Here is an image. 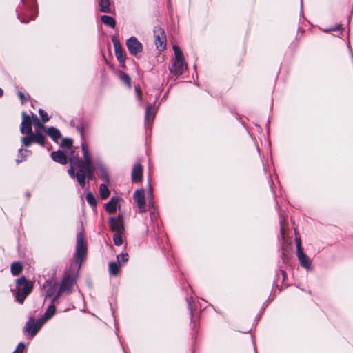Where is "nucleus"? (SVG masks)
<instances>
[{"label":"nucleus","mask_w":353,"mask_h":353,"mask_svg":"<svg viewBox=\"0 0 353 353\" xmlns=\"http://www.w3.org/2000/svg\"><path fill=\"white\" fill-rule=\"evenodd\" d=\"M295 241L296 243V253H299V252H303L301 239L299 237H296Z\"/></svg>","instance_id":"obj_36"},{"label":"nucleus","mask_w":353,"mask_h":353,"mask_svg":"<svg viewBox=\"0 0 353 353\" xmlns=\"http://www.w3.org/2000/svg\"><path fill=\"white\" fill-rule=\"evenodd\" d=\"M21 133L28 134H32V120L31 118L25 112L22 114V122L21 125Z\"/></svg>","instance_id":"obj_11"},{"label":"nucleus","mask_w":353,"mask_h":353,"mask_svg":"<svg viewBox=\"0 0 353 353\" xmlns=\"http://www.w3.org/2000/svg\"><path fill=\"white\" fill-rule=\"evenodd\" d=\"M21 141L24 146H30L31 143L34 142L32 134H29L28 137H23Z\"/></svg>","instance_id":"obj_28"},{"label":"nucleus","mask_w":353,"mask_h":353,"mask_svg":"<svg viewBox=\"0 0 353 353\" xmlns=\"http://www.w3.org/2000/svg\"><path fill=\"white\" fill-rule=\"evenodd\" d=\"M134 202L139 208V212L142 213L146 211V203L145 198V191L143 189L137 190L133 196Z\"/></svg>","instance_id":"obj_8"},{"label":"nucleus","mask_w":353,"mask_h":353,"mask_svg":"<svg viewBox=\"0 0 353 353\" xmlns=\"http://www.w3.org/2000/svg\"><path fill=\"white\" fill-rule=\"evenodd\" d=\"M120 199L119 197H112L110 201L105 205V210L108 212L114 213L119 208Z\"/></svg>","instance_id":"obj_14"},{"label":"nucleus","mask_w":353,"mask_h":353,"mask_svg":"<svg viewBox=\"0 0 353 353\" xmlns=\"http://www.w3.org/2000/svg\"><path fill=\"white\" fill-rule=\"evenodd\" d=\"M99 194L102 199H105L109 197L110 192L108 186L105 184H101L99 187Z\"/></svg>","instance_id":"obj_22"},{"label":"nucleus","mask_w":353,"mask_h":353,"mask_svg":"<svg viewBox=\"0 0 353 353\" xmlns=\"http://www.w3.org/2000/svg\"><path fill=\"white\" fill-rule=\"evenodd\" d=\"M51 157L54 161L59 163L62 165H65L67 163V157L62 151L59 150L57 152H53L51 154Z\"/></svg>","instance_id":"obj_17"},{"label":"nucleus","mask_w":353,"mask_h":353,"mask_svg":"<svg viewBox=\"0 0 353 353\" xmlns=\"http://www.w3.org/2000/svg\"><path fill=\"white\" fill-rule=\"evenodd\" d=\"M72 145V141L70 139H63L61 141V146L70 148Z\"/></svg>","instance_id":"obj_35"},{"label":"nucleus","mask_w":353,"mask_h":353,"mask_svg":"<svg viewBox=\"0 0 353 353\" xmlns=\"http://www.w3.org/2000/svg\"><path fill=\"white\" fill-rule=\"evenodd\" d=\"M117 261L120 262H127L128 261V254L127 253H121L117 256Z\"/></svg>","instance_id":"obj_31"},{"label":"nucleus","mask_w":353,"mask_h":353,"mask_svg":"<svg viewBox=\"0 0 353 353\" xmlns=\"http://www.w3.org/2000/svg\"><path fill=\"white\" fill-rule=\"evenodd\" d=\"M31 120H32V124H33L35 126L36 132H37V130H39V132H41V130L45 129V127L43 126V124H41L40 123L37 117L35 114H32Z\"/></svg>","instance_id":"obj_21"},{"label":"nucleus","mask_w":353,"mask_h":353,"mask_svg":"<svg viewBox=\"0 0 353 353\" xmlns=\"http://www.w3.org/2000/svg\"><path fill=\"white\" fill-rule=\"evenodd\" d=\"M81 148L83 159L72 153L69 157L70 168L68 172L71 178L74 179L76 177L79 185L83 188L86 177L89 180L93 179L95 168L92 163L88 146L85 142L81 143Z\"/></svg>","instance_id":"obj_1"},{"label":"nucleus","mask_w":353,"mask_h":353,"mask_svg":"<svg viewBox=\"0 0 353 353\" xmlns=\"http://www.w3.org/2000/svg\"><path fill=\"white\" fill-rule=\"evenodd\" d=\"M284 230H285V228H284V223H283V221H281V233L283 236H284Z\"/></svg>","instance_id":"obj_38"},{"label":"nucleus","mask_w":353,"mask_h":353,"mask_svg":"<svg viewBox=\"0 0 353 353\" xmlns=\"http://www.w3.org/2000/svg\"><path fill=\"white\" fill-rule=\"evenodd\" d=\"M122 232L114 233L113 241L116 245L119 246L123 243Z\"/></svg>","instance_id":"obj_27"},{"label":"nucleus","mask_w":353,"mask_h":353,"mask_svg":"<svg viewBox=\"0 0 353 353\" xmlns=\"http://www.w3.org/2000/svg\"><path fill=\"white\" fill-rule=\"evenodd\" d=\"M172 48L174 52V58L172 60L169 70L174 75H180L187 69V65L184 61L183 52L179 46L174 45Z\"/></svg>","instance_id":"obj_3"},{"label":"nucleus","mask_w":353,"mask_h":353,"mask_svg":"<svg viewBox=\"0 0 353 353\" xmlns=\"http://www.w3.org/2000/svg\"><path fill=\"white\" fill-rule=\"evenodd\" d=\"M119 78L126 85H128L129 87H130V78L128 74H126L123 72H121V73H119Z\"/></svg>","instance_id":"obj_30"},{"label":"nucleus","mask_w":353,"mask_h":353,"mask_svg":"<svg viewBox=\"0 0 353 353\" xmlns=\"http://www.w3.org/2000/svg\"><path fill=\"white\" fill-rule=\"evenodd\" d=\"M18 96L20 98V99L21 100L22 103H23V102L27 101V99H26L24 94L22 92H18Z\"/></svg>","instance_id":"obj_37"},{"label":"nucleus","mask_w":353,"mask_h":353,"mask_svg":"<svg viewBox=\"0 0 353 353\" xmlns=\"http://www.w3.org/2000/svg\"><path fill=\"white\" fill-rule=\"evenodd\" d=\"M39 114L43 122H46L49 120L48 114L42 109L39 110Z\"/></svg>","instance_id":"obj_33"},{"label":"nucleus","mask_w":353,"mask_h":353,"mask_svg":"<svg viewBox=\"0 0 353 353\" xmlns=\"http://www.w3.org/2000/svg\"><path fill=\"white\" fill-rule=\"evenodd\" d=\"M86 200L88 201V203L92 207H95L96 205H97V201H96V199L95 197L94 196V195L90 193V192H88L87 194H86Z\"/></svg>","instance_id":"obj_29"},{"label":"nucleus","mask_w":353,"mask_h":353,"mask_svg":"<svg viewBox=\"0 0 353 353\" xmlns=\"http://www.w3.org/2000/svg\"><path fill=\"white\" fill-rule=\"evenodd\" d=\"M87 246L84 240V235L79 232L77 235V245L75 252V263L80 268L81 264L86 256Z\"/></svg>","instance_id":"obj_5"},{"label":"nucleus","mask_w":353,"mask_h":353,"mask_svg":"<svg viewBox=\"0 0 353 353\" xmlns=\"http://www.w3.org/2000/svg\"><path fill=\"white\" fill-rule=\"evenodd\" d=\"M155 38V43L157 48L161 51L166 48V37L164 30L159 27L155 28L154 30Z\"/></svg>","instance_id":"obj_6"},{"label":"nucleus","mask_w":353,"mask_h":353,"mask_svg":"<svg viewBox=\"0 0 353 353\" xmlns=\"http://www.w3.org/2000/svg\"><path fill=\"white\" fill-rule=\"evenodd\" d=\"M101 177L106 181H108V174L105 168L103 166H100Z\"/></svg>","instance_id":"obj_32"},{"label":"nucleus","mask_w":353,"mask_h":353,"mask_svg":"<svg viewBox=\"0 0 353 353\" xmlns=\"http://www.w3.org/2000/svg\"><path fill=\"white\" fill-rule=\"evenodd\" d=\"M109 272L112 275H117L119 272V265L116 262L109 263Z\"/></svg>","instance_id":"obj_26"},{"label":"nucleus","mask_w":353,"mask_h":353,"mask_svg":"<svg viewBox=\"0 0 353 353\" xmlns=\"http://www.w3.org/2000/svg\"><path fill=\"white\" fill-rule=\"evenodd\" d=\"M76 279L75 274H65L63 276L61 283L59 288L58 291L55 294V291L57 289V285L54 284L52 287H51V284L48 282L45 285V288L50 287L49 289L47 290L46 294L48 296H54V299L58 298L61 294L63 293H69L71 291L72 286L74 284Z\"/></svg>","instance_id":"obj_2"},{"label":"nucleus","mask_w":353,"mask_h":353,"mask_svg":"<svg viewBox=\"0 0 353 353\" xmlns=\"http://www.w3.org/2000/svg\"><path fill=\"white\" fill-rule=\"evenodd\" d=\"M56 312V308L54 305H50L48 307L46 312L44 315L41 317L43 319H45V321L50 319L51 317L54 316Z\"/></svg>","instance_id":"obj_23"},{"label":"nucleus","mask_w":353,"mask_h":353,"mask_svg":"<svg viewBox=\"0 0 353 353\" xmlns=\"http://www.w3.org/2000/svg\"><path fill=\"white\" fill-rule=\"evenodd\" d=\"M99 6L101 12L104 13L111 12L110 0H99Z\"/></svg>","instance_id":"obj_19"},{"label":"nucleus","mask_w":353,"mask_h":353,"mask_svg":"<svg viewBox=\"0 0 353 353\" xmlns=\"http://www.w3.org/2000/svg\"><path fill=\"white\" fill-rule=\"evenodd\" d=\"M136 91L137 92V95L139 96V89L138 88H136Z\"/></svg>","instance_id":"obj_41"},{"label":"nucleus","mask_w":353,"mask_h":353,"mask_svg":"<svg viewBox=\"0 0 353 353\" xmlns=\"http://www.w3.org/2000/svg\"><path fill=\"white\" fill-rule=\"evenodd\" d=\"M143 176V168L140 163H136L132 170V180L133 182L139 181Z\"/></svg>","instance_id":"obj_15"},{"label":"nucleus","mask_w":353,"mask_h":353,"mask_svg":"<svg viewBox=\"0 0 353 353\" xmlns=\"http://www.w3.org/2000/svg\"><path fill=\"white\" fill-rule=\"evenodd\" d=\"M301 266L307 270H312V260L310 257L304 253V252H299L296 253Z\"/></svg>","instance_id":"obj_13"},{"label":"nucleus","mask_w":353,"mask_h":353,"mask_svg":"<svg viewBox=\"0 0 353 353\" xmlns=\"http://www.w3.org/2000/svg\"><path fill=\"white\" fill-rule=\"evenodd\" d=\"M148 199H150V198H151V197H152V190H149V192H148Z\"/></svg>","instance_id":"obj_39"},{"label":"nucleus","mask_w":353,"mask_h":353,"mask_svg":"<svg viewBox=\"0 0 353 353\" xmlns=\"http://www.w3.org/2000/svg\"><path fill=\"white\" fill-rule=\"evenodd\" d=\"M45 322V319H43L42 318L37 321L30 319L26 325V330L28 332H30L31 336H34Z\"/></svg>","instance_id":"obj_9"},{"label":"nucleus","mask_w":353,"mask_h":353,"mask_svg":"<svg viewBox=\"0 0 353 353\" xmlns=\"http://www.w3.org/2000/svg\"><path fill=\"white\" fill-rule=\"evenodd\" d=\"M156 109L154 105H150L147 107L145 111V123L149 125L155 117Z\"/></svg>","instance_id":"obj_16"},{"label":"nucleus","mask_w":353,"mask_h":353,"mask_svg":"<svg viewBox=\"0 0 353 353\" xmlns=\"http://www.w3.org/2000/svg\"><path fill=\"white\" fill-rule=\"evenodd\" d=\"M21 21L23 23H28L29 21V20H25V19H21Z\"/></svg>","instance_id":"obj_40"},{"label":"nucleus","mask_w":353,"mask_h":353,"mask_svg":"<svg viewBox=\"0 0 353 353\" xmlns=\"http://www.w3.org/2000/svg\"><path fill=\"white\" fill-rule=\"evenodd\" d=\"M101 21L106 26L114 28L115 27L116 21L113 17L108 15H103L101 17Z\"/></svg>","instance_id":"obj_20"},{"label":"nucleus","mask_w":353,"mask_h":353,"mask_svg":"<svg viewBox=\"0 0 353 353\" xmlns=\"http://www.w3.org/2000/svg\"><path fill=\"white\" fill-rule=\"evenodd\" d=\"M46 134L56 142H57L61 137L60 132L54 127L48 128L46 130Z\"/></svg>","instance_id":"obj_18"},{"label":"nucleus","mask_w":353,"mask_h":353,"mask_svg":"<svg viewBox=\"0 0 353 353\" xmlns=\"http://www.w3.org/2000/svg\"><path fill=\"white\" fill-rule=\"evenodd\" d=\"M26 349V346L24 343H20L17 345V348L12 353H24Z\"/></svg>","instance_id":"obj_34"},{"label":"nucleus","mask_w":353,"mask_h":353,"mask_svg":"<svg viewBox=\"0 0 353 353\" xmlns=\"http://www.w3.org/2000/svg\"><path fill=\"white\" fill-rule=\"evenodd\" d=\"M110 226L114 233L123 232L124 230L123 221L120 216L110 218Z\"/></svg>","instance_id":"obj_12"},{"label":"nucleus","mask_w":353,"mask_h":353,"mask_svg":"<svg viewBox=\"0 0 353 353\" xmlns=\"http://www.w3.org/2000/svg\"><path fill=\"white\" fill-rule=\"evenodd\" d=\"M112 42L115 51V56L121 63H123L125 60V52L123 50L119 41L115 38L112 39Z\"/></svg>","instance_id":"obj_10"},{"label":"nucleus","mask_w":353,"mask_h":353,"mask_svg":"<svg viewBox=\"0 0 353 353\" xmlns=\"http://www.w3.org/2000/svg\"><path fill=\"white\" fill-rule=\"evenodd\" d=\"M32 135L34 142L37 143L42 146L44 145V136L41 132H39V130H37V132H35L34 134L32 133Z\"/></svg>","instance_id":"obj_24"},{"label":"nucleus","mask_w":353,"mask_h":353,"mask_svg":"<svg viewBox=\"0 0 353 353\" xmlns=\"http://www.w3.org/2000/svg\"><path fill=\"white\" fill-rule=\"evenodd\" d=\"M22 270V265L19 262L13 263L11 265V272L13 275H18Z\"/></svg>","instance_id":"obj_25"},{"label":"nucleus","mask_w":353,"mask_h":353,"mask_svg":"<svg viewBox=\"0 0 353 353\" xmlns=\"http://www.w3.org/2000/svg\"><path fill=\"white\" fill-rule=\"evenodd\" d=\"M3 90L0 88V97L3 95Z\"/></svg>","instance_id":"obj_42"},{"label":"nucleus","mask_w":353,"mask_h":353,"mask_svg":"<svg viewBox=\"0 0 353 353\" xmlns=\"http://www.w3.org/2000/svg\"><path fill=\"white\" fill-rule=\"evenodd\" d=\"M126 46L130 53L136 56L143 50V45L135 37H131L126 41Z\"/></svg>","instance_id":"obj_7"},{"label":"nucleus","mask_w":353,"mask_h":353,"mask_svg":"<svg viewBox=\"0 0 353 353\" xmlns=\"http://www.w3.org/2000/svg\"><path fill=\"white\" fill-rule=\"evenodd\" d=\"M16 288V299L18 302L22 303L31 292L32 284L31 282L28 281L25 277L22 276L17 280Z\"/></svg>","instance_id":"obj_4"}]
</instances>
